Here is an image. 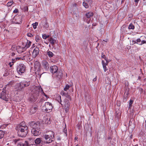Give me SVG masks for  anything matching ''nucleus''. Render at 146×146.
<instances>
[{
  "label": "nucleus",
  "mask_w": 146,
  "mask_h": 146,
  "mask_svg": "<svg viewBox=\"0 0 146 146\" xmlns=\"http://www.w3.org/2000/svg\"><path fill=\"white\" fill-rule=\"evenodd\" d=\"M43 139L41 138H36L35 140V143L36 145H38L40 146H41L43 145H44Z\"/></svg>",
  "instance_id": "12"
},
{
  "label": "nucleus",
  "mask_w": 146,
  "mask_h": 146,
  "mask_svg": "<svg viewBox=\"0 0 146 146\" xmlns=\"http://www.w3.org/2000/svg\"><path fill=\"white\" fill-rule=\"evenodd\" d=\"M134 40H132V43L131 44H130L132 45H133L134 44Z\"/></svg>",
  "instance_id": "60"
},
{
  "label": "nucleus",
  "mask_w": 146,
  "mask_h": 146,
  "mask_svg": "<svg viewBox=\"0 0 146 146\" xmlns=\"http://www.w3.org/2000/svg\"><path fill=\"white\" fill-rule=\"evenodd\" d=\"M94 15V13L91 11L87 12L85 14V16L83 18L84 21H86L87 23H89L91 18Z\"/></svg>",
  "instance_id": "6"
},
{
  "label": "nucleus",
  "mask_w": 146,
  "mask_h": 146,
  "mask_svg": "<svg viewBox=\"0 0 146 146\" xmlns=\"http://www.w3.org/2000/svg\"><path fill=\"white\" fill-rule=\"evenodd\" d=\"M78 139V137H75V138H74V140H77V139Z\"/></svg>",
  "instance_id": "62"
},
{
  "label": "nucleus",
  "mask_w": 146,
  "mask_h": 146,
  "mask_svg": "<svg viewBox=\"0 0 146 146\" xmlns=\"http://www.w3.org/2000/svg\"><path fill=\"white\" fill-rule=\"evenodd\" d=\"M28 129L27 126L22 125L21 123L15 127L16 130L17 131L18 136L22 137H24L26 136L28 133Z\"/></svg>",
  "instance_id": "1"
},
{
  "label": "nucleus",
  "mask_w": 146,
  "mask_h": 146,
  "mask_svg": "<svg viewBox=\"0 0 146 146\" xmlns=\"http://www.w3.org/2000/svg\"><path fill=\"white\" fill-rule=\"evenodd\" d=\"M38 108L37 107L32 106L31 107L30 110V112L31 114H34L35 113L37 110Z\"/></svg>",
  "instance_id": "17"
},
{
  "label": "nucleus",
  "mask_w": 146,
  "mask_h": 146,
  "mask_svg": "<svg viewBox=\"0 0 146 146\" xmlns=\"http://www.w3.org/2000/svg\"><path fill=\"white\" fill-rule=\"evenodd\" d=\"M15 58V59L16 60H19L20 59V58L19 57H17Z\"/></svg>",
  "instance_id": "59"
},
{
  "label": "nucleus",
  "mask_w": 146,
  "mask_h": 146,
  "mask_svg": "<svg viewBox=\"0 0 146 146\" xmlns=\"http://www.w3.org/2000/svg\"><path fill=\"white\" fill-rule=\"evenodd\" d=\"M56 100L58 101V102L60 104L62 105L61 103L62 100L61 99V97L60 96H58L56 97Z\"/></svg>",
  "instance_id": "26"
},
{
  "label": "nucleus",
  "mask_w": 146,
  "mask_h": 146,
  "mask_svg": "<svg viewBox=\"0 0 146 146\" xmlns=\"http://www.w3.org/2000/svg\"><path fill=\"white\" fill-rule=\"evenodd\" d=\"M146 42L144 40H143L141 41V42H140V43H139V45H142L143 44L146 43Z\"/></svg>",
  "instance_id": "42"
},
{
  "label": "nucleus",
  "mask_w": 146,
  "mask_h": 146,
  "mask_svg": "<svg viewBox=\"0 0 146 146\" xmlns=\"http://www.w3.org/2000/svg\"><path fill=\"white\" fill-rule=\"evenodd\" d=\"M139 0H135V5L137 6V4L138 3L139 1Z\"/></svg>",
  "instance_id": "53"
},
{
  "label": "nucleus",
  "mask_w": 146,
  "mask_h": 146,
  "mask_svg": "<svg viewBox=\"0 0 146 146\" xmlns=\"http://www.w3.org/2000/svg\"><path fill=\"white\" fill-rule=\"evenodd\" d=\"M134 44L135 43H137V41H136V40H134Z\"/></svg>",
  "instance_id": "64"
},
{
  "label": "nucleus",
  "mask_w": 146,
  "mask_h": 146,
  "mask_svg": "<svg viewBox=\"0 0 146 146\" xmlns=\"http://www.w3.org/2000/svg\"><path fill=\"white\" fill-rule=\"evenodd\" d=\"M39 48L37 47H35L32 52V56L33 57V58H35L39 54Z\"/></svg>",
  "instance_id": "13"
},
{
  "label": "nucleus",
  "mask_w": 146,
  "mask_h": 146,
  "mask_svg": "<svg viewBox=\"0 0 146 146\" xmlns=\"http://www.w3.org/2000/svg\"><path fill=\"white\" fill-rule=\"evenodd\" d=\"M44 110L47 112L48 113L51 111V110L53 109L52 104L49 102H46L45 103Z\"/></svg>",
  "instance_id": "8"
},
{
  "label": "nucleus",
  "mask_w": 146,
  "mask_h": 146,
  "mask_svg": "<svg viewBox=\"0 0 146 146\" xmlns=\"http://www.w3.org/2000/svg\"><path fill=\"white\" fill-rule=\"evenodd\" d=\"M96 80V78H94L93 79V81H94V82H95V81Z\"/></svg>",
  "instance_id": "61"
},
{
  "label": "nucleus",
  "mask_w": 146,
  "mask_h": 146,
  "mask_svg": "<svg viewBox=\"0 0 146 146\" xmlns=\"http://www.w3.org/2000/svg\"><path fill=\"white\" fill-rule=\"evenodd\" d=\"M129 89H126L123 96V101L124 102H125L127 99V98L129 94Z\"/></svg>",
  "instance_id": "16"
},
{
  "label": "nucleus",
  "mask_w": 146,
  "mask_h": 146,
  "mask_svg": "<svg viewBox=\"0 0 146 146\" xmlns=\"http://www.w3.org/2000/svg\"><path fill=\"white\" fill-rule=\"evenodd\" d=\"M41 25L43 28L47 29L49 27L48 23L46 20H43L41 22Z\"/></svg>",
  "instance_id": "18"
},
{
  "label": "nucleus",
  "mask_w": 146,
  "mask_h": 146,
  "mask_svg": "<svg viewBox=\"0 0 146 146\" xmlns=\"http://www.w3.org/2000/svg\"><path fill=\"white\" fill-rule=\"evenodd\" d=\"M27 44L25 47L26 48H27L29 47L31 45V42L30 41L28 40H27Z\"/></svg>",
  "instance_id": "25"
},
{
  "label": "nucleus",
  "mask_w": 146,
  "mask_h": 146,
  "mask_svg": "<svg viewBox=\"0 0 146 146\" xmlns=\"http://www.w3.org/2000/svg\"><path fill=\"white\" fill-rule=\"evenodd\" d=\"M27 146H38L37 145L35 144H30L28 143Z\"/></svg>",
  "instance_id": "51"
},
{
  "label": "nucleus",
  "mask_w": 146,
  "mask_h": 146,
  "mask_svg": "<svg viewBox=\"0 0 146 146\" xmlns=\"http://www.w3.org/2000/svg\"><path fill=\"white\" fill-rule=\"evenodd\" d=\"M51 132L52 136L46 135L44 136V138L43 139L44 142V143H50L53 141L52 139H54V133L53 131H51Z\"/></svg>",
  "instance_id": "3"
},
{
  "label": "nucleus",
  "mask_w": 146,
  "mask_h": 146,
  "mask_svg": "<svg viewBox=\"0 0 146 146\" xmlns=\"http://www.w3.org/2000/svg\"><path fill=\"white\" fill-rule=\"evenodd\" d=\"M38 23L37 22H35V23H34L32 24L33 25V28L34 29H36V27L38 25Z\"/></svg>",
  "instance_id": "36"
},
{
  "label": "nucleus",
  "mask_w": 146,
  "mask_h": 146,
  "mask_svg": "<svg viewBox=\"0 0 146 146\" xmlns=\"http://www.w3.org/2000/svg\"><path fill=\"white\" fill-rule=\"evenodd\" d=\"M42 66L46 70L49 69V66L48 62L46 60H43L42 62Z\"/></svg>",
  "instance_id": "14"
},
{
  "label": "nucleus",
  "mask_w": 146,
  "mask_h": 146,
  "mask_svg": "<svg viewBox=\"0 0 146 146\" xmlns=\"http://www.w3.org/2000/svg\"><path fill=\"white\" fill-rule=\"evenodd\" d=\"M135 29L134 26L131 23H130L128 27V29H129L133 30Z\"/></svg>",
  "instance_id": "29"
},
{
  "label": "nucleus",
  "mask_w": 146,
  "mask_h": 146,
  "mask_svg": "<svg viewBox=\"0 0 146 146\" xmlns=\"http://www.w3.org/2000/svg\"><path fill=\"white\" fill-rule=\"evenodd\" d=\"M102 64L103 65V68L104 69V71L105 72L106 71L108 70V69L107 68L106 66V65L105 64V62L103 60H102Z\"/></svg>",
  "instance_id": "24"
},
{
  "label": "nucleus",
  "mask_w": 146,
  "mask_h": 146,
  "mask_svg": "<svg viewBox=\"0 0 146 146\" xmlns=\"http://www.w3.org/2000/svg\"><path fill=\"white\" fill-rule=\"evenodd\" d=\"M50 71L52 73H56L58 70V67L56 66H53L50 67Z\"/></svg>",
  "instance_id": "15"
},
{
  "label": "nucleus",
  "mask_w": 146,
  "mask_h": 146,
  "mask_svg": "<svg viewBox=\"0 0 146 146\" xmlns=\"http://www.w3.org/2000/svg\"><path fill=\"white\" fill-rule=\"evenodd\" d=\"M29 125L30 127H33V128H40V123L39 121L35 122V121H31L29 123Z\"/></svg>",
  "instance_id": "10"
},
{
  "label": "nucleus",
  "mask_w": 146,
  "mask_h": 146,
  "mask_svg": "<svg viewBox=\"0 0 146 146\" xmlns=\"http://www.w3.org/2000/svg\"><path fill=\"white\" fill-rule=\"evenodd\" d=\"M18 10L17 9H15L13 11V13H16L18 12Z\"/></svg>",
  "instance_id": "48"
},
{
  "label": "nucleus",
  "mask_w": 146,
  "mask_h": 146,
  "mask_svg": "<svg viewBox=\"0 0 146 146\" xmlns=\"http://www.w3.org/2000/svg\"><path fill=\"white\" fill-rule=\"evenodd\" d=\"M28 141H25V143H23L22 142H20L17 144V146H27Z\"/></svg>",
  "instance_id": "21"
},
{
  "label": "nucleus",
  "mask_w": 146,
  "mask_h": 146,
  "mask_svg": "<svg viewBox=\"0 0 146 146\" xmlns=\"http://www.w3.org/2000/svg\"><path fill=\"white\" fill-rule=\"evenodd\" d=\"M49 40L52 45H53L56 42V40L54 39L52 37H50L49 38Z\"/></svg>",
  "instance_id": "22"
},
{
  "label": "nucleus",
  "mask_w": 146,
  "mask_h": 146,
  "mask_svg": "<svg viewBox=\"0 0 146 146\" xmlns=\"http://www.w3.org/2000/svg\"><path fill=\"white\" fill-rule=\"evenodd\" d=\"M47 54L50 58L53 57L54 56L53 53L50 51H48L47 52Z\"/></svg>",
  "instance_id": "28"
},
{
  "label": "nucleus",
  "mask_w": 146,
  "mask_h": 146,
  "mask_svg": "<svg viewBox=\"0 0 146 146\" xmlns=\"http://www.w3.org/2000/svg\"><path fill=\"white\" fill-rule=\"evenodd\" d=\"M70 87V86L68 84H67L66 85L65 87L64 88V90L65 91H67V90L69 89Z\"/></svg>",
  "instance_id": "35"
},
{
  "label": "nucleus",
  "mask_w": 146,
  "mask_h": 146,
  "mask_svg": "<svg viewBox=\"0 0 146 146\" xmlns=\"http://www.w3.org/2000/svg\"><path fill=\"white\" fill-rule=\"evenodd\" d=\"M30 84V82L23 81L18 84L17 85L16 88L17 91L19 92L21 91L25 87L29 86Z\"/></svg>",
  "instance_id": "4"
},
{
  "label": "nucleus",
  "mask_w": 146,
  "mask_h": 146,
  "mask_svg": "<svg viewBox=\"0 0 146 146\" xmlns=\"http://www.w3.org/2000/svg\"><path fill=\"white\" fill-rule=\"evenodd\" d=\"M63 132L65 133V135L66 137H67V129L66 128V125H65V127L64 128L63 130Z\"/></svg>",
  "instance_id": "31"
},
{
  "label": "nucleus",
  "mask_w": 146,
  "mask_h": 146,
  "mask_svg": "<svg viewBox=\"0 0 146 146\" xmlns=\"http://www.w3.org/2000/svg\"><path fill=\"white\" fill-rule=\"evenodd\" d=\"M137 42V44H139V43H140L141 42V40L140 38H138L136 40Z\"/></svg>",
  "instance_id": "50"
},
{
  "label": "nucleus",
  "mask_w": 146,
  "mask_h": 146,
  "mask_svg": "<svg viewBox=\"0 0 146 146\" xmlns=\"http://www.w3.org/2000/svg\"><path fill=\"white\" fill-rule=\"evenodd\" d=\"M121 102L120 101H117V105L118 106H120L121 105Z\"/></svg>",
  "instance_id": "46"
},
{
  "label": "nucleus",
  "mask_w": 146,
  "mask_h": 146,
  "mask_svg": "<svg viewBox=\"0 0 146 146\" xmlns=\"http://www.w3.org/2000/svg\"><path fill=\"white\" fill-rule=\"evenodd\" d=\"M69 100H68L67 99H65L64 100L65 102V106H70V103L69 101Z\"/></svg>",
  "instance_id": "23"
},
{
  "label": "nucleus",
  "mask_w": 146,
  "mask_h": 146,
  "mask_svg": "<svg viewBox=\"0 0 146 146\" xmlns=\"http://www.w3.org/2000/svg\"><path fill=\"white\" fill-rule=\"evenodd\" d=\"M15 53L14 52L11 53V56H13L15 55Z\"/></svg>",
  "instance_id": "63"
},
{
  "label": "nucleus",
  "mask_w": 146,
  "mask_h": 146,
  "mask_svg": "<svg viewBox=\"0 0 146 146\" xmlns=\"http://www.w3.org/2000/svg\"><path fill=\"white\" fill-rule=\"evenodd\" d=\"M57 139L58 140L60 141L61 140V138L59 136L57 137Z\"/></svg>",
  "instance_id": "56"
},
{
  "label": "nucleus",
  "mask_w": 146,
  "mask_h": 146,
  "mask_svg": "<svg viewBox=\"0 0 146 146\" xmlns=\"http://www.w3.org/2000/svg\"><path fill=\"white\" fill-rule=\"evenodd\" d=\"M57 76L59 78H61L63 76V73L62 71L61 70H58L57 72Z\"/></svg>",
  "instance_id": "19"
},
{
  "label": "nucleus",
  "mask_w": 146,
  "mask_h": 146,
  "mask_svg": "<svg viewBox=\"0 0 146 146\" xmlns=\"http://www.w3.org/2000/svg\"><path fill=\"white\" fill-rule=\"evenodd\" d=\"M133 103V100H130L129 101V107L130 108L132 106V104Z\"/></svg>",
  "instance_id": "39"
},
{
  "label": "nucleus",
  "mask_w": 146,
  "mask_h": 146,
  "mask_svg": "<svg viewBox=\"0 0 146 146\" xmlns=\"http://www.w3.org/2000/svg\"><path fill=\"white\" fill-rule=\"evenodd\" d=\"M70 107L68 106H65L64 110L66 112L68 111Z\"/></svg>",
  "instance_id": "38"
},
{
  "label": "nucleus",
  "mask_w": 146,
  "mask_h": 146,
  "mask_svg": "<svg viewBox=\"0 0 146 146\" xmlns=\"http://www.w3.org/2000/svg\"><path fill=\"white\" fill-rule=\"evenodd\" d=\"M65 96L66 97V99H67L68 100H71V98L70 95L67 93Z\"/></svg>",
  "instance_id": "33"
},
{
  "label": "nucleus",
  "mask_w": 146,
  "mask_h": 146,
  "mask_svg": "<svg viewBox=\"0 0 146 146\" xmlns=\"http://www.w3.org/2000/svg\"><path fill=\"white\" fill-rule=\"evenodd\" d=\"M27 35L28 36L31 37H32L33 36V35L31 33H27Z\"/></svg>",
  "instance_id": "45"
},
{
  "label": "nucleus",
  "mask_w": 146,
  "mask_h": 146,
  "mask_svg": "<svg viewBox=\"0 0 146 146\" xmlns=\"http://www.w3.org/2000/svg\"><path fill=\"white\" fill-rule=\"evenodd\" d=\"M42 38L44 39H46L47 38L46 35V34L43 35H42Z\"/></svg>",
  "instance_id": "49"
},
{
  "label": "nucleus",
  "mask_w": 146,
  "mask_h": 146,
  "mask_svg": "<svg viewBox=\"0 0 146 146\" xmlns=\"http://www.w3.org/2000/svg\"><path fill=\"white\" fill-rule=\"evenodd\" d=\"M13 65V63H12V62H10L9 63V65L10 67H11Z\"/></svg>",
  "instance_id": "54"
},
{
  "label": "nucleus",
  "mask_w": 146,
  "mask_h": 146,
  "mask_svg": "<svg viewBox=\"0 0 146 146\" xmlns=\"http://www.w3.org/2000/svg\"><path fill=\"white\" fill-rule=\"evenodd\" d=\"M12 63H14V62H15L16 60H15V58L13 59H12Z\"/></svg>",
  "instance_id": "57"
},
{
  "label": "nucleus",
  "mask_w": 146,
  "mask_h": 146,
  "mask_svg": "<svg viewBox=\"0 0 146 146\" xmlns=\"http://www.w3.org/2000/svg\"><path fill=\"white\" fill-rule=\"evenodd\" d=\"M101 56L102 58L104 59H106L107 58L106 57L105 54L103 52H102L101 53Z\"/></svg>",
  "instance_id": "41"
},
{
  "label": "nucleus",
  "mask_w": 146,
  "mask_h": 146,
  "mask_svg": "<svg viewBox=\"0 0 146 146\" xmlns=\"http://www.w3.org/2000/svg\"><path fill=\"white\" fill-rule=\"evenodd\" d=\"M40 128H33L31 131L32 134L34 136H37L40 135L41 133V130L39 129Z\"/></svg>",
  "instance_id": "9"
},
{
  "label": "nucleus",
  "mask_w": 146,
  "mask_h": 146,
  "mask_svg": "<svg viewBox=\"0 0 146 146\" xmlns=\"http://www.w3.org/2000/svg\"><path fill=\"white\" fill-rule=\"evenodd\" d=\"M83 6L86 8H88L89 7L88 3H87L84 1L83 3Z\"/></svg>",
  "instance_id": "30"
},
{
  "label": "nucleus",
  "mask_w": 146,
  "mask_h": 146,
  "mask_svg": "<svg viewBox=\"0 0 146 146\" xmlns=\"http://www.w3.org/2000/svg\"><path fill=\"white\" fill-rule=\"evenodd\" d=\"M105 60L106 61V62L105 63V64L106 65H108V64L109 62L110 61H109V60L107 58H106V59H105Z\"/></svg>",
  "instance_id": "44"
},
{
  "label": "nucleus",
  "mask_w": 146,
  "mask_h": 146,
  "mask_svg": "<svg viewBox=\"0 0 146 146\" xmlns=\"http://www.w3.org/2000/svg\"><path fill=\"white\" fill-rule=\"evenodd\" d=\"M97 25V24L96 23H93L92 24V25L94 27Z\"/></svg>",
  "instance_id": "55"
},
{
  "label": "nucleus",
  "mask_w": 146,
  "mask_h": 146,
  "mask_svg": "<svg viewBox=\"0 0 146 146\" xmlns=\"http://www.w3.org/2000/svg\"><path fill=\"white\" fill-rule=\"evenodd\" d=\"M13 3V1L9 2L7 4V6L8 7L10 6H11L12 4Z\"/></svg>",
  "instance_id": "37"
},
{
  "label": "nucleus",
  "mask_w": 146,
  "mask_h": 146,
  "mask_svg": "<svg viewBox=\"0 0 146 146\" xmlns=\"http://www.w3.org/2000/svg\"><path fill=\"white\" fill-rule=\"evenodd\" d=\"M90 1V0H84V1L86 2H86L88 3Z\"/></svg>",
  "instance_id": "58"
},
{
  "label": "nucleus",
  "mask_w": 146,
  "mask_h": 146,
  "mask_svg": "<svg viewBox=\"0 0 146 146\" xmlns=\"http://www.w3.org/2000/svg\"><path fill=\"white\" fill-rule=\"evenodd\" d=\"M5 134V132L2 130H0V139L3 138Z\"/></svg>",
  "instance_id": "27"
},
{
  "label": "nucleus",
  "mask_w": 146,
  "mask_h": 146,
  "mask_svg": "<svg viewBox=\"0 0 146 146\" xmlns=\"http://www.w3.org/2000/svg\"><path fill=\"white\" fill-rule=\"evenodd\" d=\"M40 92H41V94L42 95H44L46 97V98H48V96L45 94L41 88V89H40Z\"/></svg>",
  "instance_id": "34"
},
{
  "label": "nucleus",
  "mask_w": 146,
  "mask_h": 146,
  "mask_svg": "<svg viewBox=\"0 0 146 146\" xmlns=\"http://www.w3.org/2000/svg\"><path fill=\"white\" fill-rule=\"evenodd\" d=\"M5 91H6L3 90L2 92L0 93V98L7 102L9 100V97L8 94H6Z\"/></svg>",
  "instance_id": "7"
},
{
  "label": "nucleus",
  "mask_w": 146,
  "mask_h": 146,
  "mask_svg": "<svg viewBox=\"0 0 146 146\" xmlns=\"http://www.w3.org/2000/svg\"><path fill=\"white\" fill-rule=\"evenodd\" d=\"M26 67L23 64H19L17 68L18 73L20 75L24 73L26 71Z\"/></svg>",
  "instance_id": "5"
},
{
  "label": "nucleus",
  "mask_w": 146,
  "mask_h": 146,
  "mask_svg": "<svg viewBox=\"0 0 146 146\" xmlns=\"http://www.w3.org/2000/svg\"><path fill=\"white\" fill-rule=\"evenodd\" d=\"M41 89L40 86H36L35 87L34 90L29 98V100L31 102L34 103L38 99L39 93L40 92Z\"/></svg>",
  "instance_id": "2"
},
{
  "label": "nucleus",
  "mask_w": 146,
  "mask_h": 146,
  "mask_svg": "<svg viewBox=\"0 0 146 146\" xmlns=\"http://www.w3.org/2000/svg\"><path fill=\"white\" fill-rule=\"evenodd\" d=\"M50 118H48L47 117H45L43 120V122L45 124H48L50 123Z\"/></svg>",
  "instance_id": "20"
},
{
  "label": "nucleus",
  "mask_w": 146,
  "mask_h": 146,
  "mask_svg": "<svg viewBox=\"0 0 146 146\" xmlns=\"http://www.w3.org/2000/svg\"><path fill=\"white\" fill-rule=\"evenodd\" d=\"M28 8L27 6H25L23 8V10L25 11H28Z\"/></svg>",
  "instance_id": "43"
},
{
  "label": "nucleus",
  "mask_w": 146,
  "mask_h": 146,
  "mask_svg": "<svg viewBox=\"0 0 146 146\" xmlns=\"http://www.w3.org/2000/svg\"><path fill=\"white\" fill-rule=\"evenodd\" d=\"M20 140V139H15L14 140V142L15 143V144H16V143L19 141Z\"/></svg>",
  "instance_id": "52"
},
{
  "label": "nucleus",
  "mask_w": 146,
  "mask_h": 146,
  "mask_svg": "<svg viewBox=\"0 0 146 146\" xmlns=\"http://www.w3.org/2000/svg\"><path fill=\"white\" fill-rule=\"evenodd\" d=\"M22 16H16L12 20L13 22L17 24H21L22 23Z\"/></svg>",
  "instance_id": "11"
},
{
  "label": "nucleus",
  "mask_w": 146,
  "mask_h": 146,
  "mask_svg": "<svg viewBox=\"0 0 146 146\" xmlns=\"http://www.w3.org/2000/svg\"><path fill=\"white\" fill-rule=\"evenodd\" d=\"M35 40L37 42H38L40 40V37L38 36H36Z\"/></svg>",
  "instance_id": "40"
},
{
  "label": "nucleus",
  "mask_w": 146,
  "mask_h": 146,
  "mask_svg": "<svg viewBox=\"0 0 146 146\" xmlns=\"http://www.w3.org/2000/svg\"><path fill=\"white\" fill-rule=\"evenodd\" d=\"M9 74V72L7 70H6L4 72V74H3V76H7Z\"/></svg>",
  "instance_id": "32"
},
{
  "label": "nucleus",
  "mask_w": 146,
  "mask_h": 146,
  "mask_svg": "<svg viewBox=\"0 0 146 146\" xmlns=\"http://www.w3.org/2000/svg\"><path fill=\"white\" fill-rule=\"evenodd\" d=\"M67 93L65 92L64 91H62L61 93V95L62 96H66Z\"/></svg>",
  "instance_id": "47"
}]
</instances>
